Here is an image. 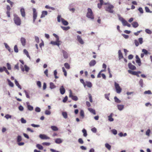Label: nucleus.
Here are the masks:
<instances>
[{
    "label": "nucleus",
    "instance_id": "a19ab883",
    "mask_svg": "<svg viewBox=\"0 0 152 152\" xmlns=\"http://www.w3.org/2000/svg\"><path fill=\"white\" fill-rule=\"evenodd\" d=\"M4 45H5V46L6 47V48L9 51H10V47L6 43H4Z\"/></svg>",
    "mask_w": 152,
    "mask_h": 152
},
{
    "label": "nucleus",
    "instance_id": "7ed1b4c3",
    "mask_svg": "<svg viewBox=\"0 0 152 152\" xmlns=\"http://www.w3.org/2000/svg\"><path fill=\"white\" fill-rule=\"evenodd\" d=\"M57 21L58 22H60L61 21L62 24L65 26H67L68 24V22L64 19L61 18L60 15H58L57 16Z\"/></svg>",
    "mask_w": 152,
    "mask_h": 152
},
{
    "label": "nucleus",
    "instance_id": "09e8293b",
    "mask_svg": "<svg viewBox=\"0 0 152 152\" xmlns=\"http://www.w3.org/2000/svg\"><path fill=\"white\" fill-rule=\"evenodd\" d=\"M7 69L8 70H10L11 69V65H10V64L9 63H7Z\"/></svg>",
    "mask_w": 152,
    "mask_h": 152
},
{
    "label": "nucleus",
    "instance_id": "4c0bfd02",
    "mask_svg": "<svg viewBox=\"0 0 152 152\" xmlns=\"http://www.w3.org/2000/svg\"><path fill=\"white\" fill-rule=\"evenodd\" d=\"M105 147L107 148L109 150H110L111 149V146L108 143H106L105 144Z\"/></svg>",
    "mask_w": 152,
    "mask_h": 152
},
{
    "label": "nucleus",
    "instance_id": "603ef678",
    "mask_svg": "<svg viewBox=\"0 0 152 152\" xmlns=\"http://www.w3.org/2000/svg\"><path fill=\"white\" fill-rule=\"evenodd\" d=\"M78 142L80 143L81 144H83L84 142L83 140L81 138H79L78 140Z\"/></svg>",
    "mask_w": 152,
    "mask_h": 152
},
{
    "label": "nucleus",
    "instance_id": "680f3d73",
    "mask_svg": "<svg viewBox=\"0 0 152 152\" xmlns=\"http://www.w3.org/2000/svg\"><path fill=\"white\" fill-rule=\"evenodd\" d=\"M24 92L25 93V94H26V97L28 98H30V96H29L28 93L26 90H25L24 91Z\"/></svg>",
    "mask_w": 152,
    "mask_h": 152
},
{
    "label": "nucleus",
    "instance_id": "f8f14e48",
    "mask_svg": "<svg viewBox=\"0 0 152 152\" xmlns=\"http://www.w3.org/2000/svg\"><path fill=\"white\" fill-rule=\"evenodd\" d=\"M135 58L136 59V63L138 64L139 66H140L141 65V63L140 58L137 55L136 56Z\"/></svg>",
    "mask_w": 152,
    "mask_h": 152
},
{
    "label": "nucleus",
    "instance_id": "f257e3e1",
    "mask_svg": "<svg viewBox=\"0 0 152 152\" xmlns=\"http://www.w3.org/2000/svg\"><path fill=\"white\" fill-rule=\"evenodd\" d=\"M13 20L15 24L17 26L20 25L21 22V20L20 18L17 15L15 14H14Z\"/></svg>",
    "mask_w": 152,
    "mask_h": 152
},
{
    "label": "nucleus",
    "instance_id": "c9c22d12",
    "mask_svg": "<svg viewBox=\"0 0 152 152\" xmlns=\"http://www.w3.org/2000/svg\"><path fill=\"white\" fill-rule=\"evenodd\" d=\"M82 132L83 133V135L84 136L86 137L87 135V133L86 130L85 129H83L82 130Z\"/></svg>",
    "mask_w": 152,
    "mask_h": 152
},
{
    "label": "nucleus",
    "instance_id": "473e14b6",
    "mask_svg": "<svg viewBox=\"0 0 152 152\" xmlns=\"http://www.w3.org/2000/svg\"><path fill=\"white\" fill-rule=\"evenodd\" d=\"M23 52L26 55L27 57L29 58H30V56L29 55L28 51L26 49H24L23 50Z\"/></svg>",
    "mask_w": 152,
    "mask_h": 152
},
{
    "label": "nucleus",
    "instance_id": "0e129e2a",
    "mask_svg": "<svg viewBox=\"0 0 152 152\" xmlns=\"http://www.w3.org/2000/svg\"><path fill=\"white\" fill-rule=\"evenodd\" d=\"M87 86L88 87H91L92 86V84L91 82H88L86 84Z\"/></svg>",
    "mask_w": 152,
    "mask_h": 152
},
{
    "label": "nucleus",
    "instance_id": "338daca9",
    "mask_svg": "<svg viewBox=\"0 0 152 152\" xmlns=\"http://www.w3.org/2000/svg\"><path fill=\"white\" fill-rule=\"evenodd\" d=\"M5 117L7 119H8L9 118H11V116L9 114H7L5 115Z\"/></svg>",
    "mask_w": 152,
    "mask_h": 152
},
{
    "label": "nucleus",
    "instance_id": "412c9836",
    "mask_svg": "<svg viewBox=\"0 0 152 152\" xmlns=\"http://www.w3.org/2000/svg\"><path fill=\"white\" fill-rule=\"evenodd\" d=\"M60 91L61 94H63L65 92V89L63 86H62L60 88Z\"/></svg>",
    "mask_w": 152,
    "mask_h": 152
},
{
    "label": "nucleus",
    "instance_id": "6ab92c4d",
    "mask_svg": "<svg viewBox=\"0 0 152 152\" xmlns=\"http://www.w3.org/2000/svg\"><path fill=\"white\" fill-rule=\"evenodd\" d=\"M133 27L134 28H136L138 27L139 24L137 22H133L132 24Z\"/></svg>",
    "mask_w": 152,
    "mask_h": 152
},
{
    "label": "nucleus",
    "instance_id": "e2e57ef3",
    "mask_svg": "<svg viewBox=\"0 0 152 152\" xmlns=\"http://www.w3.org/2000/svg\"><path fill=\"white\" fill-rule=\"evenodd\" d=\"M4 67H6L5 66H3V67H0V72H2L5 70Z\"/></svg>",
    "mask_w": 152,
    "mask_h": 152
},
{
    "label": "nucleus",
    "instance_id": "3c124183",
    "mask_svg": "<svg viewBox=\"0 0 152 152\" xmlns=\"http://www.w3.org/2000/svg\"><path fill=\"white\" fill-rule=\"evenodd\" d=\"M42 144L44 145L49 146L50 145V143L49 142H44L42 143Z\"/></svg>",
    "mask_w": 152,
    "mask_h": 152
},
{
    "label": "nucleus",
    "instance_id": "1a4fd4ad",
    "mask_svg": "<svg viewBox=\"0 0 152 152\" xmlns=\"http://www.w3.org/2000/svg\"><path fill=\"white\" fill-rule=\"evenodd\" d=\"M39 137L42 140H47L50 139V137L47 136L45 134H40L39 135Z\"/></svg>",
    "mask_w": 152,
    "mask_h": 152
},
{
    "label": "nucleus",
    "instance_id": "423d86ee",
    "mask_svg": "<svg viewBox=\"0 0 152 152\" xmlns=\"http://www.w3.org/2000/svg\"><path fill=\"white\" fill-rule=\"evenodd\" d=\"M120 20L122 22L123 26H127L128 27H129L131 26V25L123 18H120Z\"/></svg>",
    "mask_w": 152,
    "mask_h": 152
},
{
    "label": "nucleus",
    "instance_id": "4468645a",
    "mask_svg": "<svg viewBox=\"0 0 152 152\" xmlns=\"http://www.w3.org/2000/svg\"><path fill=\"white\" fill-rule=\"evenodd\" d=\"M62 52L63 53L64 58L66 59L68 57V55L67 52L64 50H62Z\"/></svg>",
    "mask_w": 152,
    "mask_h": 152
},
{
    "label": "nucleus",
    "instance_id": "58836bf2",
    "mask_svg": "<svg viewBox=\"0 0 152 152\" xmlns=\"http://www.w3.org/2000/svg\"><path fill=\"white\" fill-rule=\"evenodd\" d=\"M62 69L63 70V72L64 73V75L66 77L67 76V72H66V71L65 69L64 68V67H62Z\"/></svg>",
    "mask_w": 152,
    "mask_h": 152
},
{
    "label": "nucleus",
    "instance_id": "864d4df0",
    "mask_svg": "<svg viewBox=\"0 0 152 152\" xmlns=\"http://www.w3.org/2000/svg\"><path fill=\"white\" fill-rule=\"evenodd\" d=\"M7 1L10 4L11 7H12V5L13 4V3L10 0H7Z\"/></svg>",
    "mask_w": 152,
    "mask_h": 152
},
{
    "label": "nucleus",
    "instance_id": "7c9ffc66",
    "mask_svg": "<svg viewBox=\"0 0 152 152\" xmlns=\"http://www.w3.org/2000/svg\"><path fill=\"white\" fill-rule=\"evenodd\" d=\"M36 147L40 150H42L43 149V147L42 146L39 144H37L36 145Z\"/></svg>",
    "mask_w": 152,
    "mask_h": 152
},
{
    "label": "nucleus",
    "instance_id": "de8ad7c7",
    "mask_svg": "<svg viewBox=\"0 0 152 152\" xmlns=\"http://www.w3.org/2000/svg\"><path fill=\"white\" fill-rule=\"evenodd\" d=\"M145 9L146 12L151 13L152 12L150 11L149 8L147 7H145Z\"/></svg>",
    "mask_w": 152,
    "mask_h": 152
},
{
    "label": "nucleus",
    "instance_id": "ea45409f",
    "mask_svg": "<svg viewBox=\"0 0 152 152\" xmlns=\"http://www.w3.org/2000/svg\"><path fill=\"white\" fill-rule=\"evenodd\" d=\"M115 102L118 103H120L121 101L119 100L116 96L114 97Z\"/></svg>",
    "mask_w": 152,
    "mask_h": 152
},
{
    "label": "nucleus",
    "instance_id": "13d9d810",
    "mask_svg": "<svg viewBox=\"0 0 152 152\" xmlns=\"http://www.w3.org/2000/svg\"><path fill=\"white\" fill-rule=\"evenodd\" d=\"M14 68L15 69H16L17 70H19V64L18 63L16 64L14 66Z\"/></svg>",
    "mask_w": 152,
    "mask_h": 152
},
{
    "label": "nucleus",
    "instance_id": "a878e982",
    "mask_svg": "<svg viewBox=\"0 0 152 152\" xmlns=\"http://www.w3.org/2000/svg\"><path fill=\"white\" fill-rule=\"evenodd\" d=\"M117 107L119 110H121L123 109L124 107V105H117Z\"/></svg>",
    "mask_w": 152,
    "mask_h": 152
},
{
    "label": "nucleus",
    "instance_id": "9b49d317",
    "mask_svg": "<svg viewBox=\"0 0 152 152\" xmlns=\"http://www.w3.org/2000/svg\"><path fill=\"white\" fill-rule=\"evenodd\" d=\"M20 11L22 16L23 18H25L26 16V13L25 9L23 8H21L20 9Z\"/></svg>",
    "mask_w": 152,
    "mask_h": 152
},
{
    "label": "nucleus",
    "instance_id": "69168bd1",
    "mask_svg": "<svg viewBox=\"0 0 152 152\" xmlns=\"http://www.w3.org/2000/svg\"><path fill=\"white\" fill-rule=\"evenodd\" d=\"M112 132L115 135L117 134V132L116 130L114 129L112 130Z\"/></svg>",
    "mask_w": 152,
    "mask_h": 152
},
{
    "label": "nucleus",
    "instance_id": "393cba45",
    "mask_svg": "<svg viewBox=\"0 0 152 152\" xmlns=\"http://www.w3.org/2000/svg\"><path fill=\"white\" fill-rule=\"evenodd\" d=\"M50 87L51 89H52L55 88L56 86L53 83L51 82L50 83Z\"/></svg>",
    "mask_w": 152,
    "mask_h": 152
},
{
    "label": "nucleus",
    "instance_id": "6e6552de",
    "mask_svg": "<svg viewBox=\"0 0 152 152\" xmlns=\"http://www.w3.org/2000/svg\"><path fill=\"white\" fill-rule=\"evenodd\" d=\"M69 97H71L72 100L75 101H77L78 99V98L77 96L72 95V93L71 91H70L69 93Z\"/></svg>",
    "mask_w": 152,
    "mask_h": 152
},
{
    "label": "nucleus",
    "instance_id": "f3484780",
    "mask_svg": "<svg viewBox=\"0 0 152 152\" xmlns=\"http://www.w3.org/2000/svg\"><path fill=\"white\" fill-rule=\"evenodd\" d=\"M96 64V61L95 60H91L89 63V65L90 66H94Z\"/></svg>",
    "mask_w": 152,
    "mask_h": 152
},
{
    "label": "nucleus",
    "instance_id": "9d476101",
    "mask_svg": "<svg viewBox=\"0 0 152 152\" xmlns=\"http://www.w3.org/2000/svg\"><path fill=\"white\" fill-rule=\"evenodd\" d=\"M77 40L81 44L83 45V44H84V42L80 36H79V35L77 36Z\"/></svg>",
    "mask_w": 152,
    "mask_h": 152
},
{
    "label": "nucleus",
    "instance_id": "5fc2aeb1",
    "mask_svg": "<svg viewBox=\"0 0 152 152\" xmlns=\"http://www.w3.org/2000/svg\"><path fill=\"white\" fill-rule=\"evenodd\" d=\"M150 132L151 131L150 129H148L146 132V134L148 136H149Z\"/></svg>",
    "mask_w": 152,
    "mask_h": 152
},
{
    "label": "nucleus",
    "instance_id": "bf43d9fd",
    "mask_svg": "<svg viewBox=\"0 0 152 152\" xmlns=\"http://www.w3.org/2000/svg\"><path fill=\"white\" fill-rule=\"evenodd\" d=\"M138 10L142 14L143 13V11L142 8L140 7Z\"/></svg>",
    "mask_w": 152,
    "mask_h": 152
},
{
    "label": "nucleus",
    "instance_id": "4be33fe9",
    "mask_svg": "<svg viewBox=\"0 0 152 152\" xmlns=\"http://www.w3.org/2000/svg\"><path fill=\"white\" fill-rule=\"evenodd\" d=\"M55 142L56 143L60 144L62 142V140L60 138H57L56 139Z\"/></svg>",
    "mask_w": 152,
    "mask_h": 152
},
{
    "label": "nucleus",
    "instance_id": "72a5a7b5",
    "mask_svg": "<svg viewBox=\"0 0 152 152\" xmlns=\"http://www.w3.org/2000/svg\"><path fill=\"white\" fill-rule=\"evenodd\" d=\"M62 115L64 118H67V114L66 112H63Z\"/></svg>",
    "mask_w": 152,
    "mask_h": 152
},
{
    "label": "nucleus",
    "instance_id": "4d7b16f0",
    "mask_svg": "<svg viewBox=\"0 0 152 152\" xmlns=\"http://www.w3.org/2000/svg\"><path fill=\"white\" fill-rule=\"evenodd\" d=\"M145 94H151V92L150 90H148L147 91H145L144 92Z\"/></svg>",
    "mask_w": 152,
    "mask_h": 152
},
{
    "label": "nucleus",
    "instance_id": "cd10ccee",
    "mask_svg": "<svg viewBox=\"0 0 152 152\" xmlns=\"http://www.w3.org/2000/svg\"><path fill=\"white\" fill-rule=\"evenodd\" d=\"M51 128L54 131H57L58 130V128L55 126H52L51 127Z\"/></svg>",
    "mask_w": 152,
    "mask_h": 152
},
{
    "label": "nucleus",
    "instance_id": "aec40b11",
    "mask_svg": "<svg viewBox=\"0 0 152 152\" xmlns=\"http://www.w3.org/2000/svg\"><path fill=\"white\" fill-rule=\"evenodd\" d=\"M118 57L119 59H122L123 58V56L122 53L120 50H119L118 52Z\"/></svg>",
    "mask_w": 152,
    "mask_h": 152
},
{
    "label": "nucleus",
    "instance_id": "37998d69",
    "mask_svg": "<svg viewBox=\"0 0 152 152\" xmlns=\"http://www.w3.org/2000/svg\"><path fill=\"white\" fill-rule=\"evenodd\" d=\"M27 107L28 109L29 110L31 111L33 109V107L30 105H28Z\"/></svg>",
    "mask_w": 152,
    "mask_h": 152
},
{
    "label": "nucleus",
    "instance_id": "79ce46f5",
    "mask_svg": "<svg viewBox=\"0 0 152 152\" xmlns=\"http://www.w3.org/2000/svg\"><path fill=\"white\" fill-rule=\"evenodd\" d=\"M57 72L56 70H55L54 71V75L55 76V78L56 79H57L58 78V77L57 76Z\"/></svg>",
    "mask_w": 152,
    "mask_h": 152
},
{
    "label": "nucleus",
    "instance_id": "f704fd0d",
    "mask_svg": "<svg viewBox=\"0 0 152 152\" xmlns=\"http://www.w3.org/2000/svg\"><path fill=\"white\" fill-rule=\"evenodd\" d=\"M108 120L110 121H113V118H112V114L111 113L109 116H108Z\"/></svg>",
    "mask_w": 152,
    "mask_h": 152
},
{
    "label": "nucleus",
    "instance_id": "c03bdc74",
    "mask_svg": "<svg viewBox=\"0 0 152 152\" xmlns=\"http://www.w3.org/2000/svg\"><path fill=\"white\" fill-rule=\"evenodd\" d=\"M22 140L21 137L20 135H18L17 137V141L18 142H20Z\"/></svg>",
    "mask_w": 152,
    "mask_h": 152
},
{
    "label": "nucleus",
    "instance_id": "c756f323",
    "mask_svg": "<svg viewBox=\"0 0 152 152\" xmlns=\"http://www.w3.org/2000/svg\"><path fill=\"white\" fill-rule=\"evenodd\" d=\"M88 110L91 113H92L94 115L96 114V112L95 110L91 108H89L88 109Z\"/></svg>",
    "mask_w": 152,
    "mask_h": 152
},
{
    "label": "nucleus",
    "instance_id": "6e6d98bb",
    "mask_svg": "<svg viewBox=\"0 0 152 152\" xmlns=\"http://www.w3.org/2000/svg\"><path fill=\"white\" fill-rule=\"evenodd\" d=\"M24 67L25 68V70L26 72H28L29 69V68L26 65H24Z\"/></svg>",
    "mask_w": 152,
    "mask_h": 152
},
{
    "label": "nucleus",
    "instance_id": "b1692460",
    "mask_svg": "<svg viewBox=\"0 0 152 152\" xmlns=\"http://www.w3.org/2000/svg\"><path fill=\"white\" fill-rule=\"evenodd\" d=\"M7 81H8V85H9V86L12 87H13V86H14V85L13 83L9 79H7Z\"/></svg>",
    "mask_w": 152,
    "mask_h": 152
},
{
    "label": "nucleus",
    "instance_id": "774afa93",
    "mask_svg": "<svg viewBox=\"0 0 152 152\" xmlns=\"http://www.w3.org/2000/svg\"><path fill=\"white\" fill-rule=\"evenodd\" d=\"M110 95V94H105V96L107 100H109V96Z\"/></svg>",
    "mask_w": 152,
    "mask_h": 152
},
{
    "label": "nucleus",
    "instance_id": "39448f33",
    "mask_svg": "<svg viewBox=\"0 0 152 152\" xmlns=\"http://www.w3.org/2000/svg\"><path fill=\"white\" fill-rule=\"evenodd\" d=\"M114 85L116 89V92L117 93L120 94L121 91L122 89L120 87L119 84L116 82H115Z\"/></svg>",
    "mask_w": 152,
    "mask_h": 152
},
{
    "label": "nucleus",
    "instance_id": "dca6fc26",
    "mask_svg": "<svg viewBox=\"0 0 152 152\" xmlns=\"http://www.w3.org/2000/svg\"><path fill=\"white\" fill-rule=\"evenodd\" d=\"M20 41L22 45L23 46H24L26 45V40L23 37L21 38L20 39Z\"/></svg>",
    "mask_w": 152,
    "mask_h": 152
},
{
    "label": "nucleus",
    "instance_id": "8fccbe9b",
    "mask_svg": "<svg viewBox=\"0 0 152 152\" xmlns=\"http://www.w3.org/2000/svg\"><path fill=\"white\" fill-rule=\"evenodd\" d=\"M14 50L15 51V52L17 53L18 52V49L17 45H16L14 47Z\"/></svg>",
    "mask_w": 152,
    "mask_h": 152
},
{
    "label": "nucleus",
    "instance_id": "f03ea898",
    "mask_svg": "<svg viewBox=\"0 0 152 152\" xmlns=\"http://www.w3.org/2000/svg\"><path fill=\"white\" fill-rule=\"evenodd\" d=\"M86 17L91 19H94V15L91 9L90 8L88 9V12L86 14Z\"/></svg>",
    "mask_w": 152,
    "mask_h": 152
},
{
    "label": "nucleus",
    "instance_id": "e433bc0d",
    "mask_svg": "<svg viewBox=\"0 0 152 152\" xmlns=\"http://www.w3.org/2000/svg\"><path fill=\"white\" fill-rule=\"evenodd\" d=\"M128 72L129 73L132 74L133 75H136V74L137 73L136 72L130 70H129Z\"/></svg>",
    "mask_w": 152,
    "mask_h": 152
},
{
    "label": "nucleus",
    "instance_id": "5701e85b",
    "mask_svg": "<svg viewBox=\"0 0 152 152\" xmlns=\"http://www.w3.org/2000/svg\"><path fill=\"white\" fill-rule=\"evenodd\" d=\"M15 85L16 86H18V87L20 88V89H21V87L20 85L19 84V83H18V81L16 80H15Z\"/></svg>",
    "mask_w": 152,
    "mask_h": 152
},
{
    "label": "nucleus",
    "instance_id": "2f4dec72",
    "mask_svg": "<svg viewBox=\"0 0 152 152\" xmlns=\"http://www.w3.org/2000/svg\"><path fill=\"white\" fill-rule=\"evenodd\" d=\"M80 116L82 117V118H83L84 116V112L83 110H81L80 112Z\"/></svg>",
    "mask_w": 152,
    "mask_h": 152
},
{
    "label": "nucleus",
    "instance_id": "2eb2a0df",
    "mask_svg": "<svg viewBox=\"0 0 152 152\" xmlns=\"http://www.w3.org/2000/svg\"><path fill=\"white\" fill-rule=\"evenodd\" d=\"M50 43L54 45H57L58 46H59L60 44H59V40H56V42L51 41Z\"/></svg>",
    "mask_w": 152,
    "mask_h": 152
},
{
    "label": "nucleus",
    "instance_id": "0eeeda50",
    "mask_svg": "<svg viewBox=\"0 0 152 152\" xmlns=\"http://www.w3.org/2000/svg\"><path fill=\"white\" fill-rule=\"evenodd\" d=\"M33 21L34 22L37 16V13L35 8L33 9Z\"/></svg>",
    "mask_w": 152,
    "mask_h": 152
},
{
    "label": "nucleus",
    "instance_id": "20e7f679",
    "mask_svg": "<svg viewBox=\"0 0 152 152\" xmlns=\"http://www.w3.org/2000/svg\"><path fill=\"white\" fill-rule=\"evenodd\" d=\"M114 8V7L113 5L110 4L105 7V10L106 11L110 13H113L114 12L113 10Z\"/></svg>",
    "mask_w": 152,
    "mask_h": 152
},
{
    "label": "nucleus",
    "instance_id": "bb28decb",
    "mask_svg": "<svg viewBox=\"0 0 152 152\" xmlns=\"http://www.w3.org/2000/svg\"><path fill=\"white\" fill-rule=\"evenodd\" d=\"M64 66L65 67L66 69H69L70 68V65L67 63H65L64 64Z\"/></svg>",
    "mask_w": 152,
    "mask_h": 152
},
{
    "label": "nucleus",
    "instance_id": "a211bd4d",
    "mask_svg": "<svg viewBox=\"0 0 152 152\" xmlns=\"http://www.w3.org/2000/svg\"><path fill=\"white\" fill-rule=\"evenodd\" d=\"M48 14V12L46 11H43L42 12V13L41 15V18H42L45 17Z\"/></svg>",
    "mask_w": 152,
    "mask_h": 152
},
{
    "label": "nucleus",
    "instance_id": "c85d7f7f",
    "mask_svg": "<svg viewBox=\"0 0 152 152\" xmlns=\"http://www.w3.org/2000/svg\"><path fill=\"white\" fill-rule=\"evenodd\" d=\"M61 28L64 30L65 31H67L70 28L69 26L64 27L63 26H61Z\"/></svg>",
    "mask_w": 152,
    "mask_h": 152
},
{
    "label": "nucleus",
    "instance_id": "052dcab7",
    "mask_svg": "<svg viewBox=\"0 0 152 152\" xmlns=\"http://www.w3.org/2000/svg\"><path fill=\"white\" fill-rule=\"evenodd\" d=\"M37 86L39 88H41V83L40 81H38L37 82Z\"/></svg>",
    "mask_w": 152,
    "mask_h": 152
},
{
    "label": "nucleus",
    "instance_id": "a18cd8bd",
    "mask_svg": "<svg viewBox=\"0 0 152 152\" xmlns=\"http://www.w3.org/2000/svg\"><path fill=\"white\" fill-rule=\"evenodd\" d=\"M145 31L148 34H151L152 33L151 31L148 29H146Z\"/></svg>",
    "mask_w": 152,
    "mask_h": 152
},
{
    "label": "nucleus",
    "instance_id": "49530a36",
    "mask_svg": "<svg viewBox=\"0 0 152 152\" xmlns=\"http://www.w3.org/2000/svg\"><path fill=\"white\" fill-rule=\"evenodd\" d=\"M142 52L143 53H144V54L145 55L148 54V51L145 49H143L142 50Z\"/></svg>",
    "mask_w": 152,
    "mask_h": 152
},
{
    "label": "nucleus",
    "instance_id": "ddd939ff",
    "mask_svg": "<svg viewBox=\"0 0 152 152\" xmlns=\"http://www.w3.org/2000/svg\"><path fill=\"white\" fill-rule=\"evenodd\" d=\"M128 66L130 69L132 70H134L136 69V67L132 65L131 63H129Z\"/></svg>",
    "mask_w": 152,
    "mask_h": 152
}]
</instances>
